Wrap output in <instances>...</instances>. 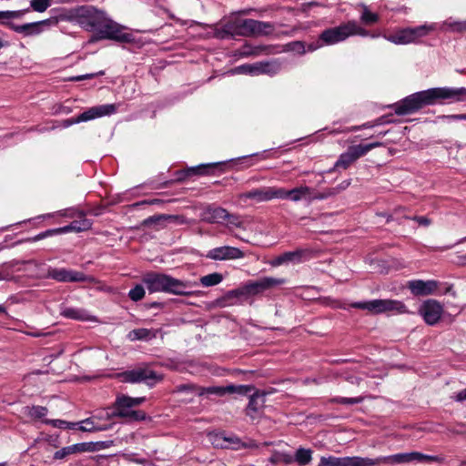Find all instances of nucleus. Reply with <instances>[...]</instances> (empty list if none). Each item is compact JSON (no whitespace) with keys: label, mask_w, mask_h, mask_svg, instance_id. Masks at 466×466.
I'll return each mask as SVG.
<instances>
[{"label":"nucleus","mask_w":466,"mask_h":466,"mask_svg":"<svg viewBox=\"0 0 466 466\" xmlns=\"http://www.w3.org/2000/svg\"><path fill=\"white\" fill-rule=\"evenodd\" d=\"M69 19L85 31L94 33L91 42L106 39L120 43L132 41V35L123 32L124 26L94 5H80L71 9Z\"/></svg>","instance_id":"1"},{"label":"nucleus","mask_w":466,"mask_h":466,"mask_svg":"<svg viewBox=\"0 0 466 466\" xmlns=\"http://www.w3.org/2000/svg\"><path fill=\"white\" fill-rule=\"evenodd\" d=\"M466 102V87H432L411 94L392 106L399 116L408 115L426 106Z\"/></svg>","instance_id":"2"},{"label":"nucleus","mask_w":466,"mask_h":466,"mask_svg":"<svg viewBox=\"0 0 466 466\" xmlns=\"http://www.w3.org/2000/svg\"><path fill=\"white\" fill-rule=\"evenodd\" d=\"M143 283L150 293L166 292L179 296H193L198 293L192 290L198 286L197 282L180 280L163 273H147L143 277Z\"/></svg>","instance_id":"3"},{"label":"nucleus","mask_w":466,"mask_h":466,"mask_svg":"<svg viewBox=\"0 0 466 466\" xmlns=\"http://www.w3.org/2000/svg\"><path fill=\"white\" fill-rule=\"evenodd\" d=\"M146 401L145 397L132 398L127 395H118L113 404V410H106L105 416L108 420L122 418L127 421H144L150 418L143 410H135L134 407L139 406Z\"/></svg>","instance_id":"4"},{"label":"nucleus","mask_w":466,"mask_h":466,"mask_svg":"<svg viewBox=\"0 0 466 466\" xmlns=\"http://www.w3.org/2000/svg\"><path fill=\"white\" fill-rule=\"evenodd\" d=\"M353 35L369 36V31L360 26L355 20H350L336 27L324 30L319 35V41L326 46L335 45Z\"/></svg>","instance_id":"5"},{"label":"nucleus","mask_w":466,"mask_h":466,"mask_svg":"<svg viewBox=\"0 0 466 466\" xmlns=\"http://www.w3.org/2000/svg\"><path fill=\"white\" fill-rule=\"evenodd\" d=\"M442 459L439 456L427 455L419 451L396 453L389 456H380L375 459H371L372 466L378 464H408L413 461L416 462H441Z\"/></svg>","instance_id":"6"},{"label":"nucleus","mask_w":466,"mask_h":466,"mask_svg":"<svg viewBox=\"0 0 466 466\" xmlns=\"http://www.w3.org/2000/svg\"><path fill=\"white\" fill-rule=\"evenodd\" d=\"M284 283V279L265 277L257 280L248 281L240 289L230 290L228 296L229 298H238L241 296H254L262 293L272 287L282 285Z\"/></svg>","instance_id":"7"},{"label":"nucleus","mask_w":466,"mask_h":466,"mask_svg":"<svg viewBox=\"0 0 466 466\" xmlns=\"http://www.w3.org/2000/svg\"><path fill=\"white\" fill-rule=\"evenodd\" d=\"M352 308L366 309L375 314H380L389 311L399 313L406 312V306L400 300L395 299H372L369 301H360L351 304Z\"/></svg>","instance_id":"8"},{"label":"nucleus","mask_w":466,"mask_h":466,"mask_svg":"<svg viewBox=\"0 0 466 466\" xmlns=\"http://www.w3.org/2000/svg\"><path fill=\"white\" fill-rule=\"evenodd\" d=\"M281 70V63L279 60L275 59L271 61H260L254 64H244L237 66L233 73L259 76L268 75L273 76L279 74Z\"/></svg>","instance_id":"9"},{"label":"nucleus","mask_w":466,"mask_h":466,"mask_svg":"<svg viewBox=\"0 0 466 466\" xmlns=\"http://www.w3.org/2000/svg\"><path fill=\"white\" fill-rule=\"evenodd\" d=\"M117 377L123 382L140 383L145 382L148 386H153L157 381L161 380L162 377L152 370L147 368H137L117 374Z\"/></svg>","instance_id":"10"},{"label":"nucleus","mask_w":466,"mask_h":466,"mask_svg":"<svg viewBox=\"0 0 466 466\" xmlns=\"http://www.w3.org/2000/svg\"><path fill=\"white\" fill-rule=\"evenodd\" d=\"M238 34L244 36L268 35L273 33L274 25L269 22L243 19L238 25Z\"/></svg>","instance_id":"11"},{"label":"nucleus","mask_w":466,"mask_h":466,"mask_svg":"<svg viewBox=\"0 0 466 466\" xmlns=\"http://www.w3.org/2000/svg\"><path fill=\"white\" fill-rule=\"evenodd\" d=\"M46 277L58 282H86L92 279L81 271L65 268H49Z\"/></svg>","instance_id":"12"},{"label":"nucleus","mask_w":466,"mask_h":466,"mask_svg":"<svg viewBox=\"0 0 466 466\" xmlns=\"http://www.w3.org/2000/svg\"><path fill=\"white\" fill-rule=\"evenodd\" d=\"M279 187H255L249 191L238 195L240 201L247 199H253L257 203L268 202L273 199H279Z\"/></svg>","instance_id":"13"},{"label":"nucleus","mask_w":466,"mask_h":466,"mask_svg":"<svg viewBox=\"0 0 466 466\" xmlns=\"http://www.w3.org/2000/svg\"><path fill=\"white\" fill-rule=\"evenodd\" d=\"M370 458L322 456L318 466H372Z\"/></svg>","instance_id":"14"},{"label":"nucleus","mask_w":466,"mask_h":466,"mask_svg":"<svg viewBox=\"0 0 466 466\" xmlns=\"http://www.w3.org/2000/svg\"><path fill=\"white\" fill-rule=\"evenodd\" d=\"M443 310V306L439 301L428 299L420 305L419 313L428 325L434 326L440 321Z\"/></svg>","instance_id":"15"},{"label":"nucleus","mask_w":466,"mask_h":466,"mask_svg":"<svg viewBox=\"0 0 466 466\" xmlns=\"http://www.w3.org/2000/svg\"><path fill=\"white\" fill-rule=\"evenodd\" d=\"M251 387L248 385H228V386H211V387H200L197 389V395H217L224 396L227 393H238L240 395H246L251 390Z\"/></svg>","instance_id":"16"},{"label":"nucleus","mask_w":466,"mask_h":466,"mask_svg":"<svg viewBox=\"0 0 466 466\" xmlns=\"http://www.w3.org/2000/svg\"><path fill=\"white\" fill-rule=\"evenodd\" d=\"M245 257L244 252L238 248L222 246L208 251L206 258L212 260L238 259Z\"/></svg>","instance_id":"17"},{"label":"nucleus","mask_w":466,"mask_h":466,"mask_svg":"<svg viewBox=\"0 0 466 466\" xmlns=\"http://www.w3.org/2000/svg\"><path fill=\"white\" fill-rule=\"evenodd\" d=\"M279 199H289L292 202L307 201L311 203V187L308 186H299L291 189L279 187Z\"/></svg>","instance_id":"18"},{"label":"nucleus","mask_w":466,"mask_h":466,"mask_svg":"<svg viewBox=\"0 0 466 466\" xmlns=\"http://www.w3.org/2000/svg\"><path fill=\"white\" fill-rule=\"evenodd\" d=\"M116 106L115 104H105L96 106H93L86 110L85 112L78 115V121L86 122L97 117L105 116H110L116 112Z\"/></svg>","instance_id":"19"},{"label":"nucleus","mask_w":466,"mask_h":466,"mask_svg":"<svg viewBox=\"0 0 466 466\" xmlns=\"http://www.w3.org/2000/svg\"><path fill=\"white\" fill-rule=\"evenodd\" d=\"M360 157H363V155L358 145L349 147L347 151L342 153L339 157L333 168L329 169V172H332L334 169L337 168L347 169L353 162H355Z\"/></svg>","instance_id":"20"},{"label":"nucleus","mask_w":466,"mask_h":466,"mask_svg":"<svg viewBox=\"0 0 466 466\" xmlns=\"http://www.w3.org/2000/svg\"><path fill=\"white\" fill-rule=\"evenodd\" d=\"M52 24L51 19H46L37 22L26 23L24 25H12L11 30L15 33L21 34L24 36L36 35L43 32V26L50 25Z\"/></svg>","instance_id":"21"},{"label":"nucleus","mask_w":466,"mask_h":466,"mask_svg":"<svg viewBox=\"0 0 466 466\" xmlns=\"http://www.w3.org/2000/svg\"><path fill=\"white\" fill-rule=\"evenodd\" d=\"M408 287L415 296H427L436 292L439 282L436 280L416 279L410 281Z\"/></svg>","instance_id":"22"},{"label":"nucleus","mask_w":466,"mask_h":466,"mask_svg":"<svg viewBox=\"0 0 466 466\" xmlns=\"http://www.w3.org/2000/svg\"><path fill=\"white\" fill-rule=\"evenodd\" d=\"M228 210L221 207L208 206L200 215L201 220L209 224H221L226 220Z\"/></svg>","instance_id":"23"},{"label":"nucleus","mask_w":466,"mask_h":466,"mask_svg":"<svg viewBox=\"0 0 466 466\" xmlns=\"http://www.w3.org/2000/svg\"><path fill=\"white\" fill-rule=\"evenodd\" d=\"M265 404V394L256 392L250 396L248 407L246 409L247 416L250 417L251 420H255L259 417L261 410Z\"/></svg>","instance_id":"24"},{"label":"nucleus","mask_w":466,"mask_h":466,"mask_svg":"<svg viewBox=\"0 0 466 466\" xmlns=\"http://www.w3.org/2000/svg\"><path fill=\"white\" fill-rule=\"evenodd\" d=\"M78 429L81 431H104L112 428L111 422L98 421V416H92L77 423Z\"/></svg>","instance_id":"25"},{"label":"nucleus","mask_w":466,"mask_h":466,"mask_svg":"<svg viewBox=\"0 0 466 466\" xmlns=\"http://www.w3.org/2000/svg\"><path fill=\"white\" fill-rule=\"evenodd\" d=\"M64 318L80 321H97L96 318L91 315L87 310L80 308L67 307L61 310Z\"/></svg>","instance_id":"26"},{"label":"nucleus","mask_w":466,"mask_h":466,"mask_svg":"<svg viewBox=\"0 0 466 466\" xmlns=\"http://www.w3.org/2000/svg\"><path fill=\"white\" fill-rule=\"evenodd\" d=\"M437 31L444 33H464L466 32V20L459 21L449 17L440 24L437 23Z\"/></svg>","instance_id":"27"},{"label":"nucleus","mask_w":466,"mask_h":466,"mask_svg":"<svg viewBox=\"0 0 466 466\" xmlns=\"http://www.w3.org/2000/svg\"><path fill=\"white\" fill-rule=\"evenodd\" d=\"M157 330L153 329H132L127 334V339L131 341L135 340H150L157 337Z\"/></svg>","instance_id":"28"},{"label":"nucleus","mask_w":466,"mask_h":466,"mask_svg":"<svg viewBox=\"0 0 466 466\" xmlns=\"http://www.w3.org/2000/svg\"><path fill=\"white\" fill-rule=\"evenodd\" d=\"M433 31H437V23L425 24L415 27H410L412 43H415L420 38L427 36L431 32Z\"/></svg>","instance_id":"29"},{"label":"nucleus","mask_w":466,"mask_h":466,"mask_svg":"<svg viewBox=\"0 0 466 466\" xmlns=\"http://www.w3.org/2000/svg\"><path fill=\"white\" fill-rule=\"evenodd\" d=\"M384 37L388 41L395 45H408L412 43V37H410V27L402 28L397 31L395 34Z\"/></svg>","instance_id":"30"},{"label":"nucleus","mask_w":466,"mask_h":466,"mask_svg":"<svg viewBox=\"0 0 466 466\" xmlns=\"http://www.w3.org/2000/svg\"><path fill=\"white\" fill-rule=\"evenodd\" d=\"M86 443H76L70 446L64 447L54 453L55 460H62L68 455L85 451Z\"/></svg>","instance_id":"31"},{"label":"nucleus","mask_w":466,"mask_h":466,"mask_svg":"<svg viewBox=\"0 0 466 466\" xmlns=\"http://www.w3.org/2000/svg\"><path fill=\"white\" fill-rule=\"evenodd\" d=\"M221 163H208V164H200L196 167H191L187 168L186 171L187 176H196V175H210L213 173L214 169H216Z\"/></svg>","instance_id":"32"},{"label":"nucleus","mask_w":466,"mask_h":466,"mask_svg":"<svg viewBox=\"0 0 466 466\" xmlns=\"http://www.w3.org/2000/svg\"><path fill=\"white\" fill-rule=\"evenodd\" d=\"M28 11V8L15 11H1V25H5L11 29V25H15L13 23V20L22 18L25 15V14H26Z\"/></svg>","instance_id":"33"},{"label":"nucleus","mask_w":466,"mask_h":466,"mask_svg":"<svg viewBox=\"0 0 466 466\" xmlns=\"http://www.w3.org/2000/svg\"><path fill=\"white\" fill-rule=\"evenodd\" d=\"M359 7L361 8L360 22L365 25H371L380 20V16L376 13L370 11L369 7L365 4H359Z\"/></svg>","instance_id":"34"},{"label":"nucleus","mask_w":466,"mask_h":466,"mask_svg":"<svg viewBox=\"0 0 466 466\" xmlns=\"http://www.w3.org/2000/svg\"><path fill=\"white\" fill-rule=\"evenodd\" d=\"M149 223H160V222H174L177 224H184L186 223V218L183 216L178 215H157L153 216L147 218V220Z\"/></svg>","instance_id":"35"},{"label":"nucleus","mask_w":466,"mask_h":466,"mask_svg":"<svg viewBox=\"0 0 466 466\" xmlns=\"http://www.w3.org/2000/svg\"><path fill=\"white\" fill-rule=\"evenodd\" d=\"M312 460V451L310 449L299 448L294 455V462L299 466L308 465Z\"/></svg>","instance_id":"36"},{"label":"nucleus","mask_w":466,"mask_h":466,"mask_svg":"<svg viewBox=\"0 0 466 466\" xmlns=\"http://www.w3.org/2000/svg\"><path fill=\"white\" fill-rule=\"evenodd\" d=\"M222 280V274L218 272L203 276L199 279V282L203 287H213L218 285Z\"/></svg>","instance_id":"37"},{"label":"nucleus","mask_w":466,"mask_h":466,"mask_svg":"<svg viewBox=\"0 0 466 466\" xmlns=\"http://www.w3.org/2000/svg\"><path fill=\"white\" fill-rule=\"evenodd\" d=\"M76 218L79 219L71 222L75 227V232H83L91 228L92 222L85 218L84 213L79 214Z\"/></svg>","instance_id":"38"},{"label":"nucleus","mask_w":466,"mask_h":466,"mask_svg":"<svg viewBox=\"0 0 466 466\" xmlns=\"http://www.w3.org/2000/svg\"><path fill=\"white\" fill-rule=\"evenodd\" d=\"M306 251L302 249H297L294 251H289L284 253L285 262L298 264L303 261V257Z\"/></svg>","instance_id":"39"},{"label":"nucleus","mask_w":466,"mask_h":466,"mask_svg":"<svg viewBox=\"0 0 466 466\" xmlns=\"http://www.w3.org/2000/svg\"><path fill=\"white\" fill-rule=\"evenodd\" d=\"M224 441L228 442V444H221L224 448L232 447L233 449H238L239 447H247V448H257L258 445L254 441H250L248 444H244L240 441V440L237 437H228L224 438Z\"/></svg>","instance_id":"40"},{"label":"nucleus","mask_w":466,"mask_h":466,"mask_svg":"<svg viewBox=\"0 0 466 466\" xmlns=\"http://www.w3.org/2000/svg\"><path fill=\"white\" fill-rule=\"evenodd\" d=\"M364 400V397H355V398H347V397H335L331 399V402L339 403L343 405H354L361 403Z\"/></svg>","instance_id":"41"},{"label":"nucleus","mask_w":466,"mask_h":466,"mask_svg":"<svg viewBox=\"0 0 466 466\" xmlns=\"http://www.w3.org/2000/svg\"><path fill=\"white\" fill-rule=\"evenodd\" d=\"M52 5V0H31L30 7L39 13L45 12Z\"/></svg>","instance_id":"42"},{"label":"nucleus","mask_w":466,"mask_h":466,"mask_svg":"<svg viewBox=\"0 0 466 466\" xmlns=\"http://www.w3.org/2000/svg\"><path fill=\"white\" fill-rule=\"evenodd\" d=\"M46 423L58 429H76L77 425L76 422H69L63 420H47Z\"/></svg>","instance_id":"43"},{"label":"nucleus","mask_w":466,"mask_h":466,"mask_svg":"<svg viewBox=\"0 0 466 466\" xmlns=\"http://www.w3.org/2000/svg\"><path fill=\"white\" fill-rule=\"evenodd\" d=\"M334 196V191L331 187L323 190L322 192H316L311 187V203L315 200H323Z\"/></svg>","instance_id":"44"},{"label":"nucleus","mask_w":466,"mask_h":466,"mask_svg":"<svg viewBox=\"0 0 466 466\" xmlns=\"http://www.w3.org/2000/svg\"><path fill=\"white\" fill-rule=\"evenodd\" d=\"M275 49H276V47H274L272 46H259L255 47V49L248 54L253 55V56H259V55L277 54L279 52Z\"/></svg>","instance_id":"45"},{"label":"nucleus","mask_w":466,"mask_h":466,"mask_svg":"<svg viewBox=\"0 0 466 466\" xmlns=\"http://www.w3.org/2000/svg\"><path fill=\"white\" fill-rule=\"evenodd\" d=\"M145 296V289L141 285H137L133 289H131L128 292V297L133 301H138L142 299Z\"/></svg>","instance_id":"46"},{"label":"nucleus","mask_w":466,"mask_h":466,"mask_svg":"<svg viewBox=\"0 0 466 466\" xmlns=\"http://www.w3.org/2000/svg\"><path fill=\"white\" fill-rule=\"evenodd\" d=\"M48 410L43 406H33L29 409L28 415L34 419H41L47 414Z\"/></svg>","instance_id":"47"},{"label":"nucleus","mask_w":466,"mask_h":466,"mask_svg":"<svg viewBox=\"0 0 466 466\" xmlns=\"http://www.w3.org/2000/svg\"><path fill=\"white\" fill-rule=\"evenodd\" d=\"M226 220L228 221V227L242 228L243 226V221L241 220L240 216L231 214L228 211Z\"/></svg>","instance_id":"48"},{"label":"nucleus","mask_w":466,"mask_h":466,"mask_svg":"<svg viewBox=\"0 0 466 466\" xmlns=\"http://www.w3.org/2000/svg\"><path fill=\"white\" fill-rule=\"evenodd\" d=\"M288 50L296 52L299 55L306 53L305 44L301 41H294L287 45Z\"/></svg>","instance_id":"49"},{"label":"nucleus","mask_w":466,"mask_h":466,"mask_svg":"<svg viewBox=\"0 0 466 466\" xmlns=\"http://www.w3.org/2000/svg\"><path fill=\"white\" fill-rule=\"evenodd\" d=\"M104 75H105V71L101 70V71L96 72V73L71 76V77L68 78V80L69 81H73V82H77V81H82V80H86V79H91V78H94L96 76H104Z\"/></svg>","instance_id":"50"},{"label":"nucleus","mask_w":466,"mask_h":466,"mask_svg":"<svg viewBox=\"0 0 466 466\" xmlns=\"http://www.w3.org/2000/svg\"><path fill=\"white\" fill-rule=\"evenodd\" d=\"M82 212H78L77 210H76L74 208H67V209L60 210V211H58L56 213H54V214H47V215H46V217L51 218V217H54L55 214H57V215L62 216V217L76 218Z\"/></svg>","instance_id":"51"},{"label":"nucleus","mask_w":466,"mask_h":466,"mask_svg":"<svg viewBox=\"0 0 466 466\" xmlns=\"http://www.w3.org/2000/svg\"><path fill=\"white\" fill-rule=\"evenodd\" d=\"M276 460L285 464H291L294 462V456L286 452H276Z\"/></svg>","instance_id":"52"},{"label":"nucleus","mask_w":466,"mask_h":466,"mask_svg":"<svg viewBox=\"0 0 466 466\" xmlns=\"http://www.w3.org/2000/svg\"><path fill=\"white\" fill-rule=\"evenodd\" d=\"M54 235H58L56 228L47 229L46 231L40 232L39 234L35 235L32 239L33 241H38Z\"/></svg>","instance_id":"53"},{"label":"nucleus","mask_w":466,"mask_h":466,"mask_svg":"<svg viewBox=\"0 0 466 466\" xmlns=\"http://www.w3.org/2000/svg\"><path fill=\"white\" fill-rule=\"evenodd\" d=\"M383 144L381 142H372L366 145H358L363 156H365L369 151L373 148L381 147Z\"/></svg>","instance_id":"54"},{"label":"nucleus","mask_w":466,"mask_h":466,"mask_svg":"<svg viewBox=\"0 0 466 466\" xmlns=\"http://www.w3.org/2000/svg\"><path fill=\"white\" fill-rule=\"evenodd\" d=\"M439 120H466V114L442 115L437 117Z\"/></svg>","instance_id":"55"},{"label":"nucleus","mask_w":466,"mask_h":466,"mask_svg":"<svg viewBox=\"0 0 466 466\" xmlns=\"http://www.w3.org/2000/svg\"><path fill=\"white\" fill-rule=\"evenodd\" d=\"M406 218L414 220V221L418 222L419 225L423 226V227H428L431 223V219L428 218L427 217L414 216V217H406Z\"/></svg>","instance_id":"56"},{"label":"nucleus","mask_w":466,"mask_h":466,"mask_svg":"<svg viewBox=\"0 0 466 466\" xmlns=\"http://www.w3.org/2000/svg\"><path fill=\"white\" fill-rule=\"evenodd\" d=\"M199 388L198 386H196L194 384H183V385H179L177 387V391L179 392H193L195 394H197V389Z\"/></svg>","instance_id":"57"},{"label":"nucleus","mask_w":466,"mask_h":466,"mask_svg":"<svg viewBox=\"0 0 466 466\" xmlns=\"http://www.w3.org/2000/svg\"><path fill=\"white\" fill-rule=\"evenodd\" d=\"M350 185V180H344L340 184H339L337 187H331L332 191H334V196L339 194L340 192H342L343 190L348 188Z\"/></svg>","instance_id":"58"},{"label":"nucleus","mask_w":466,"mask_h":466,"mask_svg":"<svg viewBox=\"0 0 466 466\" xmlns=\"http://www.w3.org/2000/svg\"><path fill=\"white\" fill-rule=\"evenodd\" d=\"M271 266L273 267H279L280 265H283V264H286L285 262V257H284V253L279 255V257L275 258L271 262H270Z\"/></svg>","instance_id":"59"},{"label":"nucleus","mask_w":466,"mask_h":466,"mask_svg":"<svg viewBox=\"0 0 466 466\" xmlns=\"http://www.w3.org/2000/svg\"><path fill=\"white\" fill-rule=\"evenodd\" d=\"M57 234H65L71 231H75V227L70 223L69 225H66L65 227L57 228Z\"/></svg>","instance_id":"60"},{"label":"nucleus","mask_w":466,"mask_h":466,"mask_svg":"<svg viewBox=\"0 0 466 466\" xmlns=\"http://www.w3.org/2000/svg\"><path fill=\"white\" fill-rule=\"evenodd\" d=\"M454 400L459 402L466 401V388L457 392L454 396Z\"/></svg>","instance_id":"61"},{"label":"nucleus","mask_w":466,"mask_h":466,"mask_svg":"<svg viewBox=\"0 0 466 466\" xmlns=\"http://www.w3.org/2000/svg\"><path fill=\"white\" fill-rule=\"evenodd\" d=\"M390 122H391V120L389 119L388 116H382L374 120V125L380 126V125L388 124Z\"/></svg>","instance_id":"62"},{"label":"nucleus","mask_w":466,"mask_h":466,"mask_svg":"<svg viewBox=\"0 0 466 466\" xmlns=\"http://www.w3.org/2000/svg\"><path fill=\"white\" fill-rule=\"evenodd\" d=\"M325 44H323L321 41H319V39L316 42V43H312L310 45L308 46V51H315L317 50L318 48L323 46Z\"/></svg>","instance_id":"63"},{"label":"nucleus","mask_w":466,"mask_h":466,"mask_svg":"<svg viewBox=\"0 0 466 466\" xmlns=\"http://www.w3.org/2000/svg\"><path fill=\"white\" fill-rule=\"evenodd\" d=\"M78 123H80V121H78V116H76V117H73V118H69V119L65 120L63 122V126L65 127H70L72 125L78 124Z\"/></svg>","instance_id":"64"}]
</instances>
